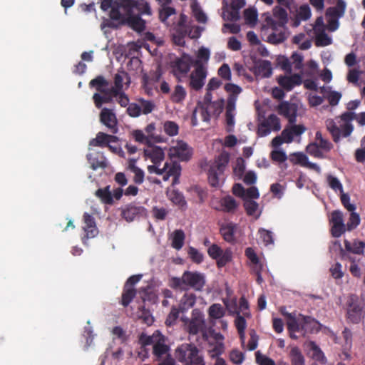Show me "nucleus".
<instances>
[{
  "mask_svg": "<svg viewBox=\"0 0 365 365\" xmlns=\"http://www.w3.org/2000/svg\"><path fill=\"white\" fill-rule=\"evenodd\" d=\"M113 18L114 21L103 20L101 23V29L109 28L112 29H118L123 26H128L131 29L137 31H142L145 29V21L141 19L140 15L133 14V11L113 12Z\"/></svg>",
  "mask_w": 365,
  "mask_h": 365,
  "instance_id": "obj_4",
  "label": "nucleus"
},
{
  "mask_svg": "<svg viewBox=\"0 0 365 365\" xmlns=\"http://www.w3.org/2000/svg\"><path fill=\"white\" fill-rule=\"evenodd\" d=\"M145 209L142 206L128 204L121 208V217L127 222H130L145 214Z\"/></svg>",
  "mask_w": 365,
  "mask_h": 365,
  "instance_id": "obj_19",
  "label": "nucleus"
},
{
  "mask_svg": "<svg viewBox=\"0 0 365 365\" xmlns=\"http://www.w3.org/2000/svg\"><path fill=\"white\" fill-rule=\"evenodd\" d=\"M95 195L105 204L112 205L113 203V195L109 190V186L98 189Z\"/></svg>",
  "mask_w": 365,
  "mask_h": 365,
  "instance_id": "obj_40",
  "label": "nucleus"
},
{
  "mask_svg": "<svg viewBox=\"0 0 365 365\" xmlns=\"http://www.w3.org/2000/svg\"><path fill=\"white\" fill-rule=\"evenodd\" d=\"M206 284L204 273L197 271H185L180 277H173L169 280V286L175 290L187 291L192 289L201 292Z\"/></svg>",
  "mask_w": 365,
  "mask_h": 365,
  "instance_id": "obj_3",
  "label": "nucleus"
},
{
  "mask_svg": "<svg viewBox=\"0 0 365 365\" xmlns=\"http://www.w3.org/2000/svg\"><path fill=\"white\" fill-rule=\"evenodd\" d=\"M281 129L279 118L274 114L269 115L262 122L257 130L259 136L264 137L269 135L271 130L279 131Z\"/></svg>",
  "mask_w": 365,
  "mask_h": 365,
  "instance_id": "obj_13",
  "label": "nucleus"
},
{
  "mask_svg": "<svg viewBox=\"0 0 365 365\" xmlns=\"http://www.w3.org/2000/svg\"><path fill=\"white\" fill-rule=\"evenodd\" d=\"M232 258V252L230 249H226L223 250L220 257L217 260V265L218 267H222L227 263L231 262Z\"/></svg>",
  "mask_w": 365,
  "mask_h": 365,
  "instance_id": "obj_50",
  "label": "nucleus"
},
{
  "mask_svg": "<svg viewBox=\"0 0 365 365\" xmlns=\"http://www.w3.org/2000/svg\"><path fill=\"white\" fill-rule=\"evenodd\" d=\"M273 18L267 16L266 22L274 32L268 36L269 41L272 43H279L283 42L286 37L283 31L276 33L279 28L284 29L285 25L288 22V15L285 9L281 6H276L273 9Z\"/></svg>",
  "mask_w": 365,
  "mask_h": 365,
  "instance_id": "obj_5",
  "label": "nucleus"
},
{
  "mask_svg": "<svg viewBox=\"0 0 365 365\" xmlns=\"http://www.w3.org/2000/svg\"><path fill=\"white\" fill-rule=\"evenodd\" d=\"M307 152L312 156L317 158H324V155L322 152L321 149L318 146L317 143H309L307 146Z\"/></svg>",
  "mask_w": 365,
  "mask_h": 365,
  "instance_id": "obj_52",
  "label": "nucleus"
},
{
  "mask_svg": "<svg viewBox=\"0 0 365 365\" xmlns=\"http://www.w3.org/2000/svg\"><path fill=\"white\" fill-rule=\"evenodd\" d=\"M223 173H219L216 168L210 166L208 170V182L212 187H217L220 185V175H222Z\"/></svg>",
  "mask_w": 365,
  "mask_h": 365,
  "instance_id": "obj_46",
  "label": "nucleus"
},
{
  "mask_svg": "<svg viewBox=\"0 0 365 365\" xmlns=\"http://www.w3.org/2000/svg\"><path fill=\"white\" fill-rule=\"evenodd\" d=\"M258 204L252 200H245L244 207L247 215L249 216H253L255 215L258 209Z\"/></svg>",
  "mask_w": 365,
  "mask_h": 365,
  "instance_id": "obj_57",
  "label": "nucleus"
},
{
  "mask_svg": "<svg viewBox=\"0 0 365 365\" xmlns=\"http://www.w3.org/2000/svg\"><path fill=\"white\" fill-rule=\"evenodd\" d=\"M185 235L182 230H176L173 233L172 247L177 250H180L185 241Z\"/></svg>",
  "mask_w": 365,
  "mask_h": 365,
  "instance_id": "obj_43",
  "label": "nucleus"
},
{
  "mask_svg": "<svg viewBox=\"0 0 365 365\" xmlns=\"http://www.w3.org/2000/svg\"><path fill=\"white\" fill-rule=\"evenodd\" d=\"M277 81L281 87L289 91L295 86L300 85L302 83V78L299 75L294 74L291 76H279Z\"/></svg>",
  "mask_w": 365,
  "mask_h": 365,
  "instance_id": "obj_24",
  "label": "nucleus"
},
{
  "mask_svg": "<svg viewBox=\"0 0 365 365\" xmlns=\"http://www.w3.org/2000/svg\"><path fill=\"white\" fill-rule=\"evenodd\" d=\"M209 316L215 319L222 318L225 315V311L220 304H213L208 310Z\"/></svg>",
  "mask_w": 365,
  "mask_h": 365,
  "instance_id": "obj_49",
  "label": "nucleus"
},
{
  "mask_svg": "<svg viewBox=\"0 0 365 365\" xmlns=\"http://www.w3.org/2000/svg\"><path fill=\"white\" fill-rule=\"evenodd\" d=\"M235 106H233L232 101L229 102V105L226 106L225 121L227 125V131L231 133L233 131L235 125Z\"/></svg>",
  "mask_w": 365,
  "mask_h": 365,
  "instance_id": "obj_34",
  "label": "nucleus"
},
{
  "mask_svg": "<svg viewBox=\"0 0 365 365\" xmlns=\"http://www.w3.org/2000/svg\"><path fill=\"white\" fill-rule=\"evenodd\" d=\"M196 302V295L192 292H185L180 300V311L184 312L192 308Z\"/></svg>",
  "mask_w": 365,
  "mask_h": 365,
  "instance_id": "obj_36",
  "label": "nucleus"
},
{
  "mask_svg": "<svg viewBox=\"0 0 365 365\" xmlns=\"http://www.w3.org/2000/svg\"><path fill=\"white\" fill-rule=\"evenodd\" d=\"M220 208L218 210L226 213L234 214L237 210L240 203L232 196L227 195L220 200Z\"/></svg>",
  "mask_w": 365,
  "mask_h": 365,
  "instance_id": "obj_23",
  "label": "nucleus"
},
{
  "mask_svg": "<svg viewBox=\"0 0 365 365\" xmlns=\"http://www.w3.org/2000/svg\"><path fill=\"white\" fill-rule=\"evenodd\" d=\"M256 362L259 365H275V362L271 358L262 354L259 351L255 353Z\"/></svg>",
  "mask_w": 365,
  "mask_h": 365,
  "instance_id": "obj_62",
  "label": "nucleus"
},
{
  "mask_svg": "<svg viewBox=\"0 0 365 365\" xmlns=\"http://www.w3.org/2000/svg\"><path fill=\"white\" fill-rule=\"evenodd\" d=\"M345 250L348 252H351L356 255H361L364 252L365 248V242L354 240L353 242H349L347 240H344Z\"/></svg>",
  "mask_w": 365,
  "mask_h": 365,
  "instance_id": "obj_32",
  "label": "nucleus"
},
{
  "mask_svg": "<svg viewBox=\"0 0 365 365\" xmlns=\"http://www.w3.org/2000/svg\"><path fill=\"white\" fill-rule=\"evenodd\" d=\"M127 113L133 118H136L141 114V106L138 103H130L127 108Z\"/></svg>",
  "mask_w": 365,
  "mask_h": 365,
  "instance_id": "obj_64",
  "label": "nucleus"
},
{
  "mask_svg": "<svg viewBox=\"0 0 365 365\" xmlns=\"http://www.w3.org/2000/svg\"><path fill=\"white\" fill-rule=\"evenodd\" d=\"M191 9L192 14L197 22L202 24H205L207 22V16L197 3L192 4L191 5Z\"/></svg>",
  "mask_w": 365,
  "mask_h": 365,
  "instance_id": "obj_44",
  "label": "nucleus"
},
{
  "mask_svg": "<svg viewBox=\"0 0 365 365\" xmlns=\"http://www.w3.org/2000/svg\"><path fill=\"white\" fill-rule=\"evenodd\" d=\"M255 72L263 78H269L272 73L270 61L267 60L259 61L255 66Z\"/></svg>",
  "mask_w": 365,
  "mask_h": 365,
  "instance_id": "obj_31",
  "label": "nucleus"
},
{
  "mask_svg": "<svg viewBox=\"0 0 365 365\" xmlns=\"http://www.w3.org/2000/svg\"><path fill=\"white\" fill-rule=\"evenodd\" d=\"M93 100L96 108H101L103 103H110L113 102V98L109 94H103L101 96L98 93H96L93 96Z\"/></svg>",
  "mask_w": 365,
  "mask_h": 365,
  "instance_id": "obj_45",
  "label": "nucleus"
},
{
  "mask_svg": "<svg viewBox=\"0 0 365 365\" xmlns=\"http://www.w3.org/2000/svg\"><path fill=\"white\" fill-rule=\"evenodd\" d=\"M124 77H125L128 79V83L130 82V77L128 76V73L125 71H118L116 74L114 76V86H116L117 88H120L123 89V80Z\"/></svg>",
  "mask_w": 365,
  "mask_h": 365,
  "instance_id": "obj_59",
  "label": "nucleus"
},
{
  "mask_svg": "<svg viewBox=\"0 0 365 365\" xmlns=\"http://www.w3.org/2000/svg\"><path fill=\"white\" fill-rule=\"evenodd\" d=\"M205 328V320L202 312L195 309L192 312V317L187 325L188 331L191 334H197Z\"/></svg>",
  "mask_w": 365,
  "mask_h": 365,
  "instance_id": "obj_18",
  "label": "nucleus"
},
{
  "mask_svg": "<svg viewBox=\"0 0 365 365\" xmlns=\"http://www.w3.org/2000/svg\"><path fill=\"white\" fill-rule=\"evenodd\" d=\"M123 11H133L136 9L140 15H151V9L145 0H123Z\"/></svg>",
  "mask_w": 365,
  "mask_h": 365,
  "instance_id": "obj_14",
  "label": "nucleus"
},
{
  "mask_svg": "<svg viewBox=\"0 0 365 365\" xmlns=\"http://www.w3.org/2000/svg\"><path fill=\"white\" fill-rule=\"evenodd\" d=\"M170 155L182 161H187L191 158L192 152L186 143L179 141L170 149Z\"/></svg>",
  "mask_w": 365,
  "mask_h": 365,
  "instance_id": "obj_20",
  "label": "nucleus"
},
{
  "mask_svg": "<svg viewBox=\"0 0 365 365\" xmlns=\"http://www.w3.org/2000/svg\"><path fill=\"white\" fill-rule=\"evenodd\" d=\"M356 114L349 110L336 117L335 120L327 119L326 120V127L331 133L334 142L338 143L341 137L347 138L351 134L354 126L351 121L356 120Z\"/></svg>",
  "mask_w": 365,
  "mask_h": 365,
  "instance_id": "obj_2",
  "label": "nucleus"
},
{
  "mask_svg": "<svg viewBox=\"0 0 365 365\" xmlns=\"http://www.w3.org/2000/svg\"><path fill=\"white\" fill-rule=\"evenodd\" d=\"M138 341L142 348L153 345V354L157 359L169 355L170 347L166 344L167 338L159 330L155 331L150 336L144 332L141 333Z\"/></svg>",
  "mask_w": 365,
  "mask_h": 365,
  "instance_id": "obj_7",
  "label": "nucleus"
},
{
  "mask_svg": "<svg viewBox=\"0 0 365 365\" xmlns=\"http://www.w3.org/2000/svg\"><path fill=\"white\" fill-rule=\"evenodd\" d=\"M260 239L266 246L274 243L273 233L271 231L261 228L259 230Z\"/></svg>",
  "mask_w": 365,
  "mask_h": 365,
  "instance_id": "obj_58",
  "label": "nucleus"
},
{
  "mask_svg": "<svg viewBox=\"0 0 365 365\" xmlns=\"http://www.w3.org/2000/svg\"><path fill=\"white\" fill-rule=\"evenodd\" d=\"M249 335L250 338L247 344V349L250 351H253L257 347L259 336L254 329L250 331Z\"/></svg>",
  "mask_w": 365,
  "mask_h": 365,
  "instance_id": "obj_61",
  "label": "nucleus"
},
{
  "mask_svg": "<svg viewBox=\"0 0 365 365\" xmlns=\"http://www.w3.org/2000/svg\"><path fill=\"white\" fill-rule=\"evenodd\" d=\"M175 354L176 359L185 365H205L203 356L194 344H182L175 349Z\"/></svg>",
  "mask_w": 365,
  "mask_h": 365,
  "instance_id": "obj_8",
  "label": "nucleus"
},
{
  "mask_svg": "<svg viewBox=\"0 0 365 365\" xmlns=\"http://www.w3.org/2000/svg\"><path fill=\"white\" fill-rule=\"evenodd\" d=\"M306 130V127L303 125H287L282 130V135L285 138L286 143H290L293 141L294 137L300 136Z\"/></svg>",
  "mask_w": 365,
  "mask_h": 365,
  "instance_id": "obj_21",
  "label": "nucleus"
},
{
  "mask_svg": "<svg viewBox=\"0 0 365 365\" xmlns=\"http://www.w3.org/2000/svg\"><path fill=\"white\" fill-rule=\"evenodd\" d=\"M144 155L153 163V165L148 166L150 173L163 175V180L164 181H167L170 177H173V185L179 183L181 166L178 162H166L163 168H159L160 164L165 158V153L161 148L158 146L149 147L144 150Z\"/></svg>",
  "mask_w": 365,
  "mask_h": 365,
  "instance_id": "obj_1",
  "label": "nucleus"
},
{
  "mask_svg": "<svg viewBox=\"0 0 365 365\" xmlns=\"http://www.w3.org/2000/svg\"><path fill=\"white\" fill-rule=\"evenodd\" d=\"M224 88L229 93L227 105H229V102L232 101L233 106H235L237 96L242 92V88L239 86L230 83H226Z\"/></svg>",
  "mask_w": 365,
  "mask_h": 365,
  "instance_id": "obj_35",
  "label": "nucleus"
},
{
  "mask_svg": "<svg viewBox=\"0 0 365 365\" xmlns=\"http://www.w3.org/2000/svg\"><path fill=\"white\" fill-rule=\"evenodd\" d=\"M235 324L237 329L240 340L242 341V344L245 343V329L247 327V322L244 317L240 314V312L237 314V317L235 320Z\"/></svg>",
  "mask_w": 365,
  "mask_h": 365,
  "instance_id": "obj_39",
  "label": "nucleus"
},
{
  "mask_svg": "<svg viewBox=\"0 0 365 365\" xmlns=\"http://www.w3.org/2000/svg\"><path fill=\"white\" fill-rule=\"evenodd\" d=\"M230 161V155L229 153L224 152L220 153L217 158L215 160L211 167L216 168L218 170L219 173H224L225 168L227 167L228 163Z\"/></svg>",
  "mask_w": 365,
  "mask_h": 365,
  "instance_id": "obj_37",
  "label": "nucleus"
},
{
  "mask_svg": "<svg viewBox=\"0 0 365 365\" xmlns=\"http://www.w3.org/2000/svg\"><path fill=\"white\" fill-rule=\"evenodd\" d=\"M139 106H141V113L147 115L150 113L155 108V103L151 101L145 100L144 98H139Z\"/></svg>",
  "mask_w": 365,
  "mask_h": 365,
  "instance_id": "obj_53",
  "label": "nucleus"
},
{
  "mask_svg": "<svg viewBox=\"0 0 365 365\" xmlns=\"http://www.w3.org/2000/svg\"><path fill=\"white\" fill-rule=\"evenodd\" d=\"M195 70L190 74V86L195 91L200 90L205 85L207 71L200 61H195Z\"/></svg>",
  "mask_w": 365,
  "mask_h": 365,
  "instance_id": "obj_11",
  "label": "nucleus"
},
{
  "mask_svg": "<svg viewBox=\"0 0 365 365\" xmlns=\"http://www.w3.org/2000/svg\"><path fill=\"white\" fill-rule=\"evenodd\" d=\"M284 315L287 318V326L289 331L300 332L305 336L318 329V322L311 317L302 314L297 315L295 313H285Z\"/></svg>",
  "mask_w": 365,
  "mask_h": 365,
  "instance_id": "obj_6",
  "label": "nucleus"
},
{
  "mask_svg": "<svg viewBox=\"0 0 365 365\" xmlns=\"http://www.w3.org/2000/svg\"><path fill=\"white\" fill-rule=\"evenodd\" d=\"M316 140L318 141L317 143L321 150L328 152L333 148V145L330 141L323 138L320 131L316 133Z\"/></svg>",
  "mask_w": 365,
  "mask_h": 365,
  "instance_id": "obj_51",
  "label": "nucleus"
},
{
  "mask_svg": "<svg viewBox=\"0 0 365 365\" xmlns=\"http://www.w3.org/2000/svg\"><path fill=\"white\" fill-rule=\"evenodd\" d=\"M187 96L185 88L181 85H176L170 93V99L174 103L181 104Z\"/></svg>",
  "mask_w": 365,
  "mask_h": 365,
  "instance_id": "obj_33",
  "label": "nucleus"
},
{
  "mask_svg": "<svg viewBox=\"0 0 365 365\" xmlns=\"http://www.w3.org/2000/svg\"><path fill=\"white\" fill-rule=\"evenodd\" d=\"M176 13L174 7L168 6L165 7H159L158 16L160 21L165 23L168 19Z\"/></svg>",
  "mask_w": 365,
  "mask_h": 365,
  "instance_id": "obj_47",
  "label": "nucleus"
},
{
  "mask_svg": "<svg viewBox=\"0 0 365 365\" xmlns=\"http://www.w3.org/2000/svg\"><path fill=\"white\" fill-rule=\"evenodd\" d=\"M164 131L170 136L178 135L179 127L178 125L173 121H165L163 125Z\"/></svg>",
  "mask_w": 365,
  "mask_h": 365,
  "instance_id": "obj_54",
  "label": "nucleus"
},
{
  "mask_svg": "<svg viewBox=\"0 0 365 365\" xmlns=\"http://www.w3.org/2000/svg\"><path fill=\"white\" fill-rule=\"evenodd\" d=\"M84 226L83 230L86 233L88 238L94 237L98 234V229L96 227L94 217L86 212L83 215Z\"/></svg>",
  "mask_w": 365,
  "mask_h": 365,
  "instance_id": "obj_27",
  "label": "nucleus"
},
{
  "mask_svg": "<svg viewBox=\"0 0 365 365\" xmlns=\"http://www.w3.org/2000/svg\"><path fill=\"white\" fill-rule=\"evenodd\" d=\"M308 157L303 153H294L289 155V160L294 165L305 167L308 161Z\"/></svg>",
  "mask_w": 365,
  "mask_h": 365,
  "instance_id": "obj_48",
  "label": "nucleus"
},
{
  "mask_svg": "<svg viewBox=\"0 0 365 365\" xmlns=\"http://www.w3.org/2000/svg\"><path fill=\"white\" fill-rule=\"evenodd\" d=\"M365 314V302L356 295H351L347 303V318L354 324H358Z\"/></svg>",
  "mask_w": 365,
  "mask_h": 365,
  "instance_id": "obj_9",
  "label": "nucleus"
},
{
  "mask_svg": "<svg viewBox=\"0 0 365 365\" xmlns=\"http://www.w3.org/2000/svg\"><path fill=\"white\" fill-rule=\"evenodd\" d=\"M346 7V5L344 0H337L335 6L329 7L327 9L326 16L339 19L344 16Z\"/></svg>",
  "mask_w": 365,
  "mask_h": 365,
  "instance_id": "obj_28",
  "label": "nucleus"
},
{
  "mask_svg": "<svg viewBox=\"0 0 365 365\" xmlns=\"http://www.w3.org/2000/svg\"><path fill=\"white\" fill-rule=\"evenodd\" d=\"M194 61L190 56L183 54L182 57L177 58L171 63L172 73L178 81H181L182 78L187 74L190 66L194 65Z\"/></svg>",
  "mask_w": 365,
  "mask_h": 365,
  "instance_id": "obj_10",
  "label": "nucleus"
},
{
  "mask_svg": "<svg viewBox=\"0 0 365 365\" xmlns=\"http://www.w3.org/2000/svg\"><path fill=\"white\" fill-rule=\"evenodd\" d=\"M169 200L175 205L178 206L182 210L187 208V202L183 194L177 190H173L167 192Z\"/></svg>",
  "mask_w": 365,
  "mask_h": 365,
  "instance_id": "obj_30",
  "label": "nucleus"
},
{
  "mask_svg": "<svg viewBox=\"0 0 365 365\" xmlns=\"http://www.w3.org/2000/svg\"><path fill=\"white\" fill-rule=\"evenodd\" d=\"M230 359L233 364H240L244 361L245 356L242 351L234 349L230 354Z\"/></svg>",
  "mask_w": 365,
  "mask_h": 365,
  "instance_id": "obj_63",
  "label": "nucleus"
},
{
  "mask_svg": "<svg viewBox=\"0 0 365 365\" xmlns=\"http://www.w3.org/2000/svg\"><path fill=\"white\" fill-rule=\"evenodd\" d=\"M237 228V224L233 222H223L220 225V234L226 242L235 245L237 242L235 234Z\"/></svg>",
  "mask_w": 365,
  "mask_h": 365,
  "instance_id": "obj_17",
  "label": "nucleus"
},
{
  "mask_svg": "<svg viewBox=\"0 0 365 365\" xmlns=\"http://www.w3.org/2000/svg\"><path fill=\"white\" fill-rule=\"evenodd\" d=\"M180 312H181L180 308L178 309L176 307H173L166 318L165 324L169 327L175 324L179 317Z\"/></svg>",
  "mask_w": 365,
  "mask_h": 365,
  "instance_id": "obj_56",
  "label": "nucleus"
},
{
  "mask_svg": "<svg viewBox=\"0 0 365 365\" xmlns=\"http://www.w3.org/2000/svg\"><path fill=\"white\" fill-rule=\"evenodd\" d=\"M89 85L91 87L96 88L98 92L104 94L106 91V87L109 85V83L103 76H98L90 81Z\"/></svg>",
  "mask_w": 365,
  "mask_h": 365,
  "instance_id": "obj_38",
  "label": "nucleus"
},
{
  "mask_svg": "<svg viewBox=\"0 0 365 365\" xmlns=\"http://www.w3.org/2000/svg\"><path fill=\"white\" fill-rule=\"evenodd\" d=\"M225 102L223 99L213 101L208 105L201 107L200 113L204 122L209 123L211 117L217 118L222 112Z\"/></svg>",
  "mask_w": 365,
  "mask_h": 365,
  "instance_id": "obj_12",
  "label": "nucleus"
},
{
  "mask_svg": "<svg viewBox=\"0 0 365 365\" xmlns=\"http://www.w3.org/2000/svg\"><path fill=\"white\" fill-rule=\"evenodd\" d=\"M100 120L112 133L115 134L118 132L117 118L112 110L107 108H103L100 113Z\"/></svg>",
  "mask_w": 365,
  "mask_h": 365,
  "instance_id": "obj_15",
  "label": "nucleus"
},
{
  "mask_svg": "<svg viewBox=\"0 0 365 365\" xmlns=\"http://www.w3.org/2000/svg\"><path fill=\"white\" fill-rule=\"evenodd\" d=\"M118 137L113 135H108L103 132H99L96 138L90 141V145L93 146L104 147L108 146L109 143L117 142Z\"/></svg>",
  "mask_w": 365,
  "mask_h": 365,
  "instance_id": "obj_25",
  "label": "nucleus"
},
{
  "mask_svg": "<svg viewBox=\"0 0 365 365\" xmlns=\"http://www.w3.org/2000/svg\"><path fill=\"white\" fill-rule=\"evenodd\" d=\"M187 254L192 262L194 263L200 264L204 259L203 255L195 247H190L187 251Z\"/></svg>",
  "mask_w": 365,
  "mask_h": 365,
  "instance_id": "obj_55",
  "label": "nucleus"
},
{
  "mask_svg": "<svg viewBox=\"0 0 365 365\" xmlns=\"http://www.w3.org/2000/svg\"><path fill=\"white\" fill-rule=\"evenodd\" d=\"M123 0H101V9L103 11H107L110 9L109 12V19L104 18L103 20H111L114 21L113 18V12L117 11V12H120V9L123 11Z\"/></svg>",
  "mask_w": 365,
  "mask_h": 365,
  "instance_id": "obj_22",
  "label": "nucleus"
},
{
  "mask_svg": "<svg viewBox=\"0 0 365 365\" xmlns=\"http://www.w3.org/2000/svg\"><path fill=\"white\" fill-rule=\"evenodd\" d=\"M315 45L317 46H327L332 43V39L325 32L324 28H315Z\"/></svg>",
  "mask_w": 365,
  "mask_h": 365,
  "instance_id": "obj_29",
  "label": "nucleus"
},
{
  "mask_svg": "<svg viewBox=\"0 0 365 365\" xmlns=\"http://www.w3.org/2000/svg\"><path fill=\"white\" fill-rule=\"evenodd\" d=\"M135 295L136 290L135 288H128L127 287H124L122 292L120 304L124 307H128L135 298Z\"/></svg>",
  "mask_w": 365,
  "mask_h": 365,
  "instance_id": "obj_42",
  "label": "nucleus"
},
{
  "mask_svg": "<svg viewBox=\"0 0 365 365\" xmlns=\"http://www.w3.org/2000/svg\"><path fill=\"white\" fill-rule=\"evenodd\" d=\"M297 110V106L288 101H282L277 108L278 113L287 118L289 124L295 123Z\"/></svg>",
  "mask_w": 365,
  "mask_h": 365,
  "instance_id": "obj_16",
  "label": "nucleus"
},
{
  "mask_svg": "<svg viewBox=\"0 0 365 365\" xmlns=\"http://www.w3.org/2000/svg\"><path fill=\"white\" fill-rule=\"evenodd\" d=\"M87 160L93 170L105 168L107 166L106 158L103 153L99 152L91 153L87 155Z\"/></svg>",
  "mask_w": 365,
  "mask_h": 365,
  "instance_id": "obj_26",
  "label": "nucleus"
},
{
  "mask_svg": "<svg viewBox=\"0 0 365 365\" xmlns=\"http://www.w3.org/2000/svg\"><path fill=\"white\" fill-rule=\"evenodd\" d=\"M289 357L292 365H304L305 364L304 357L297 346L291 349Z\"/></svg>",
  "mask_w": 365,
  "mask_h": 365,
  "instance_id": "obj_41",
  "label": "nucleus"
},
{
  "mask_svg": "<svg viewBox=\"0 0 365 365\" xmlns=\"http://www.w3.org/2000/svg\"><path fill=\"white\" fill-rule=\"evenodd\" d=\"M359 223H360L359 215L357 213L352 211L351 213L350 214L349 221L346 224L347 230L351 231V230L355 229L359 225Z\"/></svg>",
  "mask_w": 365,
  "mask_h": 365,
  "instance_id": "obj_60",
  "label": "nucleus"
}]
</instances>
